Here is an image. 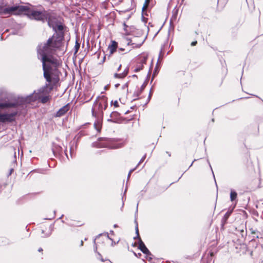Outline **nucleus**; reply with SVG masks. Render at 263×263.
<instances>
[{"mask_svg":"<svg viewBox=\"0 0 263 263\" xmlns=\"http://www.w3.org/2000/svg\"><path fill=\"white\" fill-rule=\"evenodd\" d=\"M61 45V41L52 36L46 43L39 45L37 48L38 58L43 64L44 77L49 83L53 85L60 80L58 68L61 64V61L54 58L53 55Z\"/></svg>","mask_w":263,"mask_h":263,"instance_id":"obj_1","label":"nucleus"},{"mask_svg":"<svg viewBox=\"0 0 263 263\" xmlns=\"http://www.w3.org/2000/svg\"><path fill=\"white\" fill-rule=\"evenodd\" d=\"M19 15H26L31 19L45 21V18L47 16V11H39L36 9L30 8L26 6H20L18 9Z\"/></svg>","mask_w":263,"mask_h":263,"instance_id":"obj_2","label":"nucleus"},{"mask_svg":"<svg viewBox=\"0 0 263 263\" xmlns=\"http://www.w3.org/2000/svg\"><path fill=\"white\" fill-rule=\"evenodd\" d=\"M18 104V102H0V109H3L12 107H15ZM17 114V111H13L11 113H0V122H11L15 120V117Z\"/></svg>","mask_w":263,"mask_h":263,"instance_id":"obj_3","label":"nucleus"},{"mask_svg":"<svg viewBox=\"0 0 263 263\" xmlns=\"http://www.w3.org/2000/svg\"><path fill=\"white\" fill-rule=\"evenodd\" d=\"M94 147L98 148L106 147L110 149L118 148L121 147V144L117 143L115 140L106 138H99L98 141L92 144Z\"/></svg>","mask_w":263,"mask_h":263,"instance_id":"obj_4","label":"nucleus"},{"mask_svg":"<svg viewBox=\"0 0 263 263\" xmlns=\"http://www.w3.org/2000/svg\"><path fill=\"white\" fill-rule=\"evenodd\" d=\"M41 99L42 103H46L49 100V97L46 96L43 98H41L40 95V90L38 92H36L35 91L34 92L25 98H19V101L21 104L24 103H29L32 101H34L36 100Z\"/></svg>","mask_w":263,"mask_h":263,"instance_id":"obj_5","label":"nucleus"},{"mask_svg":"<svg viewBox=\"0 0 263 263\" xmlns=\"http://www.w3.org/2000/svg\"><path fill=\"white\" fill-rule=\"evenodd\" d=\"M20 6H14L7 7L6 6H0V14L3 15H19L18 9Z\"/></svg>","mask_w":263,"mask_h":263,"instance_id":"obj_6","label":"nucleus"},{"mask_svg":"<svg viewBox=\"0 0 263 263\" xmlns=\"http://www.w3.org/2000/svg\"><path fill=\"white\" fill-rule=\"evenodd\" d=\"M47 16L45 18V21L48 22L49 26L56 30L57 19L53 14L50 12H47Z\"/></svg>","mask_w":263,"mask_h":263,"instance_id":"obj_7","label":"nucleus"},{"mask_svg":"<svg viewBox=\"0 0 263 263\" xmlns=\"http://www.w3.org/2000/svg\"><path fill=\"white\" fill-rule=\"evenodd\" d=\"M98 105V109L100 112H102L103 110L105 109L107 106V103L105 100H101L99 103L98 102L96 103L95 106L92 108V113L93 115L96 114V108Z\"/></svg>","mask_w":263,"mask_h":263,"instance_id":"obj_8","label":"nucleus"},{"mask_svg":"<svg viewBox=\"0 0 263 263\" xmlns=\"http://www.w3.org/2000/svg\"><path fill=\"white\" fill-rule=\"evenodd\" d=\"M137 38L136 36L133 37L131 39H127V45H132L134 48H139L140 47L142 44L143 43L144 40L143 38L140 39V41L137 42Z\"/></svg>","mask_w":263,"mask_h":263,"instance_id":"obj_9","label":"nucleus"},{"mask_svg":"<svg viewBox=\"0 0 263 263\" xmlns=\"http://www.w3.org/2000/svg\"><path fill=\"white\" fill-rule=\"evenodd\" d=\"M124 30L127 34L133 35H135L136 34L140 35L141 34V31H139L138 33H135L137 29L134 26H128L125 24H124Z\"/></svg>","mask_w":263,"mask_h":263,"instance_id":"obj_10","label":"nucleus"},{"mask_svg":"<svg viewBox=\"0 0 263 263\" xmlns=\"http://www.w3.org/2000/svg\"><path fill=\"white\" fill-rule=\"evenodd\" d=\"M139 248L141 250V251L144 254L146 255H149L150 252L147 249V248L145 246L144 243L142 242L141 239H139Z\"/></svg>","mask_w":263,"mask_h":263,"instance_id":"obj_11","label":"nucleus"},{"mask_svg":"<svg viewBox=\"0 0 263 263\" xmlns=\"http://www.w3.org/2000/svg\"><path fill=\"white\" fill-rule=\"evenodd\" d=\"M69 108V107L68 105H66L62 107L57 111L56 114V116L61 117L63 116L66 112L68 111Z\"/></svg>","mask_w":263,"mask_h":263,"instance_id":"obj_12","label":"nucleus"},{"mask_svg":"<svg viewBox=\"0 0 263 263\" xmlns=\"http://www.w3.org/2000/svg\"><path fill=\"white\" fill-rule=\"evenodd\" d=\"M128 72V68L126 67L124 69V71L122 73H115L114 74V78H115L123 79L127 76Z\"/></svg>","mask_w":263,"mask_h":263,"instance_id":"obj_13","label":"nucleus"},{"mask_svg":"<svg viewBox=\"0 0 263 263\" xmlns=\"http://www.w3.org/2000/svg\"><path fill=\"white\" fill-rule=\"evenodd\" d=\"M117 47V43L115 41H112L111 45H110L108 49L110 54H112L116 50Z\"/></svg>","mask_w":263,"mask_h":263,"instance_id":"obj_14","label":"nucleus"},{"mask_svg":"<svg viewBox=\"0 0 263 263\" xmlns=\"http://www.w3.org/2000/svg\"><path fill=\"white\" fill-rule=\"evenodd\" d=\"M237 193L235 191L232 190L231 191V193H230L231 200L232 201H234V200L236 199V198H237Z\"/></svg>","mask_w":263,"mask_h":263,"instance_id":"obj_15","label":"nucleus"},{"mask_svg":"<svg viewBox=\"0 0 263 263\" xmlns=\"http://www.w3.org/2000/svg\"><path fill=\"white\" fill-rule=\"evenodd\" d=\"M94 126L97 131L100 132L101 128V123L99 121H96L94 123Z\"/></svg>","mask_w":263,"mask_h":263,"instance_id":"obj_16","label":"nucleus"},{"mask_svg":"<svg viewBox=\"0 0 263 263\" xmlns=\"http://www.w3.org/2000/svg\"><path fill=\"white\" fill-rule=\"evenodd\" d=\"M148 3H149V0H145V3L142 8L143 11H144L145 9H147V8L148 7Z\"/></svg>","mask_w":263,"mask_h":263,"instance_id":"obj_17","label":"nucleus"},{"mask_svg":"<svg viewBox=\"0 0 263 263\" xmlns=\"http://www.w3.org/2000/svg\"><path fill=\"white\" fill-rule=\"evenodd\" d=\"M58 29L59 31H62L63 29V27L61 25L56 24V29Z\"/></svg>","mask_w":263,"mask_h":263,"instance_id":"obj_18","label":"nucleus"},{"mask_svg":"<svg viewBox=\"0 0 263 263\" xmlns=\"http://www.w3.org/2000/svg\"><path fill=\"white\" fill-rule=\"evenodd\" d=\"M142 67H143L142 65H139V66H137V67H136L134 71L135 72H138V71H140L141 69H142Z\"/></svg>","mask_w":263,"mask_h":263,"instance_id":"obj_19","label":"nucleus"},{"mask_svg":"<svg viewBox=\"0 0 263 263\" xmlns=\"http://www.w3.org/2000/svg\"><path fill=\"white\" fill-rule=\"evenodd\" d=\"M79 47H80V45L77 42H76V44L75 45V49H76L75 52H78Z\"/></svg>","mask_w":263,"mask_h":263,"instance_id":"obj_20","label":"nucleus"},{"mask_svg":"<svg viewBox=\"0 0 263 263\" xmlns=\"http://www.w3.org/2000/svg\"><path fill=\"white\" fill-rule=\"evenodd\" d=\"M145 158H146V155H144L142 157V158L141 159V160H140V161H139V163H138V165H139L141 162H142L145 160Z\"/></svg>","mask_w":263,"mask_h":263,"instance_id":"obj_21","label":"nucleus"},{"mask_svg":"<svg viewBox=\"0 0 263 263\" xmlns=\"http://www.w3.org/2000/svg\"><path fill=\"white\" fill-rule=\"evenodd\" d=\"M250 231L251 232V233L252 234H255L257 232V231L254 230L253 228L250 229Z\"/></svg>","mask_w":263,"mask_h":263,"instance_id":"obj_22","label":"nucleus"},{"mask_svg":"<svg viewBox=\"0 0 263 263\" xmlns=\"http://www.w3.org/2000/svg\"><path fill=\"white\" fill-rule=\"evenodd\" d=\"M114 105L115 106V107H118L119 106V104H118V102L117 101H116L114 102Z\"/></svg>","mask_w":263,"mask_h":263,"instance_id":"obj_23","label":"nucleus"},{"mask_svg":"<svg viewBox=\"0 0 263 263\" xmlns=\"http://www.w3.org/2000/svg\"><path fill=\"white\" fill-rule=\"evenodd\" d=\"M146 84H143L142 85L141 87V91H142L145 87Z\"/></svg>","mask_w":263,"mask_h":263,"instance_id":"obj_24","label":"nucleus"},{"mask_svg":"<svg viewBox=\"0 0 263 263\" xmlns=\"http://www.w3.org/2000/svg\"><path fill=\"white\" fill-rule=\"evenodd\" d=\"M134 171V169H133V170H131L129 171V173H128V178H129V176H130V175L131 173H132Z\"/></svg>","mask_w":263,"mask_h":263,"instance_id":"obj_25","label":"nucleus"},{"mask_svg":"<svg viewBox=\"0 0 263 263\" xmlns=\"http://www.w3.org/2000/svg\"><path fill=\"white\" fill-rule=\"evenodd\" d=\"M197 41H195V42H193L192 43H191V45L192 46H195L197 44Z\"/></svg>","mask_w":263,"mask_h":263,"instance_id":"obj_26","label":"nucleus"},{"mask_svg":"<svg viewBox=\"0 0 263 263\" xmlns=\"http://www.w3.org/2000/svg\"><path fill=\"white\" fill-rule=\"evenodd\" d=\"M121 66H122V65L121 64H119L118 68H117V71H119L120 69V68H121Z\"/></svg>","mask_w":263,"mask_h":263,"instance_id":"obj_27","label":"nucleus"},{"mask_svg":"<svg viewBox=\"0 0 263 263\" xmlns=\"http://www.w3.org/2000/svg\"><path fill=\"white\" fill-rule=\"evenodd\" d=\"M136 233L137 234L138 236H139L138 228L137 226H136Z\"/></svg>","mask_w":263,"mask_h":263,"instance_id":"obj_28","label":"nucleus"},{"mask_svg":"<svg viewBox=\"0 0 263 263\" xmlns=\"http://www.w3.org/2000/svg\"><path fill=\"white\" fill-rule=\"evenodd\" d=\"M136 233L137 234L138 236H139L138 228L137 226H136Z\"/></svg>","mask_w":263,"mask_h":263,"instance_id":"obj_29","label":"nucleus"},{"mask_svg":"<svg viewBox=\"0 0 263 263\" xmlns=\"http://www.w3.org/2000/svg\"><path fill=\"white\" fill-rule=\"evenodd\" d=\"M115 114H117V113H116V112H112V113L111 114V115H110L111 117H112L113 116V115H115Z\"/></svg>","mask_w":263,"mask_h":263,"instance_id":"obj_30","label":"nucleus"},{"mask_svg":"<svg viewBox=\"0 0 263 263\" xmlns=\"http://www.w3.org/2000/svg\"><path fill=\"white\" fill-rule=\"evenodd\" d=\"M42 250H42V248H40V249H39V252H41V251H42Z\"/></svg>","mask_w":263,"mask_h":263,"instance_id":"obj_31","label":"nucleus"},{"mask_svg":"<svg viewBox=\"0 0 263 263\" xmlns=\"http://www.w3.org/2000/svg\"><path fill=\"white\" fill-rule=\"evenodd\" d=\"M145 60H146V58H144L143 60V62H145Z\"/></svg>","mask_w":263,"mask_h":263,"instance_id":"obj_32","label":"nucleus"},{"mask_svg":"<svg viewBox=\"0 0 263 263\" xmlns=\"http://www.w3.org/2000/svg\"><path fill=\"white\" fill-rule=\"evenodd\" d=\"M83 241H81V246H82V245H83Z\"/></svg>","mask_w":263,"mask_h":263,"instance_id":"obj_33","label":"nucleus"},{"mask_svg":"<svg viewBox=\"0 0 263 263\" xmlns=\"http://www.w3.org/2000/svg\"><path fill=\"white\" fill-rule=\"evenodd\" d=\"M117 227V225L116 224H115L114 225V227Z\"/></svg>","mask_w":263,"mask_h":263,"instance_id":"obj_34","label":"nucleus"}]
</instances>
